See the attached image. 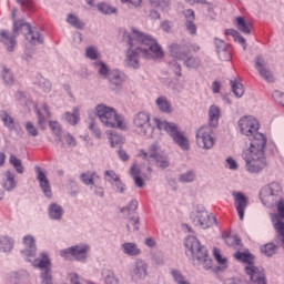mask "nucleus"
Masks as SVG:
<instances>
[{"mask_svg": "<svg viewBox=\"0 0 284 284\" xmlns=\"http://www.w3.org/2000/svg\"><path fill=\"white\" fill-rule=\"evenodd\" d=\"M122 37L123 41H126L130 47L125 59V63L129 68H139L140 54L144 57V59H163V57H165L163 49L152 36L133 29L132 33L123 32Z\"/></svg>", "mask_w": 284, "mask_h": 284, "instance_id": "f257e3e1", "label": "nucleus"}, {"mask_svg": "<svg viewBox=\"0 0 284 284\" xmlns=\"http://www.w3.org/2000/svg\"><path fill=\"white\" fill-rule=\"evenodd\" d=\"M266 145L267 136L265 134H257L254 140H251L248 149L244 152L245 168L250 174H260L267 168Z\"/></svg>", "mask_w": 284, "mask_h": 284, "instance_id": "f03ea898", "label": "nucleus"}, {"mask_svg": "<svg viewBox=\"0 0 284 284\" xmlns=\"http://www.w3.org/2000/svg\"><path fill=\"white\" fill-rule=\"evenodd\" d=\"M19 32H23L27 41H29L31 45H39L43 43V38H41V33H39V31L32 30V27H30L26 21L18 20L13 22V36H10L7 31L0 32L3 43L8 45L9 52L14 50V45H17V40L14 39L19 36Z\"/></svg>", "mask_w": 284, "mask_h": 284, "instance_id": "7ed1b4c3", "label": "nucleus"}, {"mask_svg": "<svg viewBox=\"0 0 284 284\" xmlns=\"http://www.w3.org/2000/svg\"><path fill=\"white\" fill-rule=\"evenodd\" d=\"M186 252H190L194 265L203 267V270H212V258L207 254V248L201 245V242L195 236H189L185 240Z\"/></svg>", "mask_w": 284, "mask_h": 284, "instance_id": "20e7f679", "label": "nucleus"}, {"mask_svg": "<svg viewBox=\"0 0 284 284\" xmlns=\"http://www.w3.org/2000/svg\"><path fill=\"white\" fill-rule=\"evenodd\" d=\"M236 261L245 263V273L248 275L251 284H267V278L265 277V271L262 267L254 265V256L247 252H236Z\"/></svg>", "mask_w": 284, "mask_h": 284, "instance_id": "39448f33", "label": "nucleus"}, {"mask_svg": "<svg viewBox=\"0 0 284 284\" xmlns=\"http://www.w3.org/2000/svg\"><path fill=\"white\" fill-rule=\"evenodd\" d=\"M95 112L103 125L106 128H119V130H125V120L121 115L116 114V111L110 106L99 104L95 108Z\"/></svg>", "mask_w": 284, "mask_h": 284, "instance_id": "423d86ee", "label": "nucleus"}, {"mask_svg": "<svg viewBox=\"0 0 284 284\" xmlns=\"http://www.w3.org/2000/svg\"><path fill=\"white\" fill-rule=\"evenodd\" d=\"M158 130H165L170 136H172L174 143L179 145L182 150H190V142L183 133L179 132V126L175 123H170L168 121H162L159 118L153 119Z\"/></svg>", "mask_w": 284, "mask_h": 284, "instance_id": "0eeeda50", "label": "nucleus"}, {"mask_svg": "<svg viewBox=\"0 0 284 284\" xmlns=\"http://www.w3.org/2000/svg\"><path fill=\"white\" fill-rule=\"evenodd\" d=\"M237 125L240 128L241 134H243V136H247L250 141H254L258 134H263L258 132L261 128L258 120L252 115L242 116L239 120Z\"/></svg>", "mask_w": 284, "mask_h": 284, "instance_id": "6e6552de", "label": "nucleus"}, {"mask_svg": "<svg viewBox=\"0 0 284 284\" xmlns=\"http://www.w3.org/2000/svg\"><path fill=\"white\" fill-rule=\"evenodd\" d=\"M187 52H190L187 47H181L179 44L170 45V54L173 57V59H176L178 61H184L186 68H199V65H201V60L194 57L187 58Z\"/></svg>", "mask_w": 284, "mask_h": 284, "instance_id": "1a4fd4ad", "label": "nucleus"}, {"mask_svg": "<svg viewBox=\"0 0 284 284\" xmlns=\"http://www.w3.org/2000/svg\"><path fill=\"white\" fill-rule=\"evenodd\" d=\"M139 156L144 159V161H149L150 163H155L158 168H170V161H168V156L159 154V144H152L149 149V152L141 150Z\"/></svg>", "mask_w": 284, "mask_h": 284, "instance_id": "9d476101", "label": "nucleus"}, {"mask_svg": "<svg viewBox=\"0 0 284 284\" xmlns=\"http://www.w3.org/2000/svg\"><path fill=\"white\" fill-rule=\"evenodd\" d=\"M213 126L205 125L201 126L196 132V143L199 148L203 150H212L214 148V143H216V139L214 138Z\"/></svg>", "mask_w": 284, "mask_h": 284, "instance_id": "9b49d317", "label": "nucleus"}, {"mask_svg": "<svg viewBox=\"0 0 284 284\" xmlns=\"http://www.w3.org/2000/svg\"><path fill=\"white\" fill-rule=\"evenodd\" d=\"M90 246L88 244L75 245L60 252V255L67 261H85L88 258Z\"/></svg>", "mask_w": 284, "mask_h": 284, "instance_id": "f8f14e48", "label": "nucleus"}, {"mask_svg": "<svg viewBox=\"0 0 284 284\" xmlns=\"http://www.w3.org/2000/svg\"><path fill=\"white\" fill-rule=\"evenodd\" d=\"M193 221L195 225H199L202 230H207V227L216 225V216L207 211L197 212Z\"/></svg>", "mask_w": 284, "mask_h": 284, "instance_id": "ddd939ff", "label": "nucleus"}, {"mask_svg": "<svg viewBox=\"0 0 284 284\" xmlns=\"http://www.w3.org/2000/svg\"><path fill=\"white\" fill-rule=\"evenodd\" d=\"M133 123L135 125V132L141 136L148 134L150 130V114L145 112H140L134 116Z\"/></svg>", "mask_w": 284, "mask_h": 284, "instance_id": "4468645a", "label": "nucleus"}, {"mask_svg": "<svg viewBox=\"0 0 284 284\" xmlns=\"http://www.w3.org/2000/svg\"><path fill=\"white\" fill-rule=\"evenodd\" d=\"M232 196L234 197L235 209L239 214L240 221H243L245 217V210H247V205H250V201L247 196L242 192H233Z\"/></svg>", "mask_w": 284, "mask_h": 284, "instance_id": "2eb2a0df", "label": "nucleus"}, {"mask_svg": "<svg viewBox=\"0 0 284 284\" xmlns=\"http://www.w3.org/2000/svg\"><path fill=\"white\" fill-rule=\"evenodd\" d=\"M255 68L264 81H267V83H274V73L267 69V62H265L263 58H256Z\"/></svg>", "mask_w": 284, "mask_h": 284, "instance_id": "dca6fc26", "label": "nucleus"}, {"mask_svg": "<svg viewBox=\"0 0 284 284\" xmlns=\"http://www.w3.org/2000/svg\"><path fill=\"white\" fill-rule=\"evenodd\" d=\"M36 172L38 174V181L43 194L47 196V199H52V189L50 187V181H48V176L45 173H43L41 168H36Z\"/></svg>", "mask_w": 284, "mask_h": 284, "instance_id": "f3484780", "label": "nucleus"}, {"mask_svg": "<svg viewBox=\"0 0 284 284\" xmlns=\"http://www.w3.org/2000/svg\"><path fill=\"white\" fill-rule=\"evenodd\" d=\"M22 241H23V245L27 247V250H29V251H22V254L27 256L28 261H32L31 258L34 257V254L37 253V244L34 241V236L26 235Z\"/></svg>", "mask_w": 284, "mask_h": 284, "instance_id": "a211bd4d", "label": "nucleus"}, {"mask_svg": "<svg viewBox=\"0 0 284 284\" xmlns=\"http://www.w3.org/2000/svg\"><path fill=\"white\" fill-rule=\"evenodd\" d=\"M281 192H283L281 184H278L277 182H273L267 189L261 191L260 196L261 199H265L267 194H270V196H281Z\"/></svg>", "mask_w": 284, "mask_h": 284, "instance_id": "6ab92c4d", "label": "nucleus"}, {"mask_svg": "<svg viewBox=\"0 0 284 284\" xmlns=\"http://www.w3.org/2000/svg\"><path fill=\"white\" fill-rule=\"evenodd\" d=\"M184 17L186 19V30L190 32V34H196V24L194 23V10L187 9L186 11H184Z\"/></svg>", "mask_w": 284, "mask_h": 284, "instance_id": "aec40b11", "label": "nucleus"}, {"mask_svg": "<svg viewBox=\"0 0 284 284\" xmlns=\"http://www.w3.org/2000/svg\"><path fill=\"white\" fill-rule=\"evenodd\" d=\"M219 119H221V109L216 105H211L209 110V126L216 128L219 125Z\"/></svg>", "mask_w": 284, "mask_h": 284, "instance_id": "412c9836", "label": "nucleus"}, {"mask_svg": "<svg viewBox=\"0 0 284 284\" xmlns=\"http://www.w3.org/2000/svg\"><path fill=\"white\" fill-rule=\"evenodd\" d=\"M51 265L50 257L45 253H42L40 258L33 261V266L39 267V270H44V272L51 270Z\"/></svg>", "mask_w": 284, "mask_h": 284, "instance_id": "4be33fe9", "label": "nucleus"}, {"mask_svg": "<svg viewBox=\"0 0 284 284\" xmlns=\"http://www.w3.org/2000/svg\"><path fill=\"white\" fill-rule=\"evenodd\" d=\"M38 114V125L40 128H43L45 125L47 119H50V109L48 108V104H43L40 110H37Z\"/></svg>", "mask_w": 284, "mask_h": 284, "instance_id": "5701e85b", "label": "nucleus"}, {"mask_svg": "<svg viewBox=\"0 0 284 284\" xmlns=\"http://www.w3.org/2000/svg\"><path fill=\"white\" fill-rule=\"evenodd\" d=\"M134 276L138 280H143V278H145V276H148V264L144 261L139 260L136 262V266L134 270Z\"/></svg>", "mask_w": 284, "mask_h": 284, "instance_id": "b1692460", "label": "nucleus"}, {"mask_svg": "<svg viewBox=\"0 0 284 284\" xmlns=\"http://www.w3.org/2000/svg\"><path fill=\"white\" fill-rule=\"evenodd\" d=\"M130 174L133 178L136 187H143V185H145V182H143V179L141 178V169H139V165L133 164L130 169Z\"/></svg>", "mask_w": 284, "mask_h": 284, "instance_id": "393cba45", "label": "nucleus"}, {"mask_svg": "<svg viewBox=\"0 0 284 284\" xmlns=\"http://www.w3.org/2000/svg\"><path fill=\"white\" fill-rule=\"evenodd\" d=\"M235 27L240 32H243V34H250L252 24L247 21H245V18L237 17L235 18Z\"/></svg>", "mask_w": 284, "mask_h": 284, "instance_id": "a878e982", "label": "nucleus"}, {"mask_svg": "<svg viewBox=\"0 0 284 284\" xmlns=\"http://www.w3.org/2000/svg\"><path fill=\"white\" fill-rule=\"evenodd\" d=\"M14 247V240L10 236H0V252H12Z\"/></svg>", "mask_w": 284, "mask_h": 284, "instance_id": "bb28decb", "label": "nucleus"}, {"mask_svg": "<svg viewBox=\"0 0 284 284\" xmlns=\"http://www.w3.org/2000/svg\"><path fill=\"white\" fill-rule=\"evenodd\" d=\"M3 187L7 192H10L17 187V181H14V173L7 171L4 173Z\"/></svg>", "mask_w": 284, "mask_h": 284, "instance_id": "cd10ccee", "label": "nucleus"}, {"mask_svg": "<svg viewBox=\"0 0 284 284\" xmlns=\"http://www.w3.org/2000/svg\"><path fill=\"white\" fill-rule=\"evenodd\" d=\"M122 250L124 251V254H128L129 256H139V254H141V248L134 243L122 244Z\"/></svg>", "mask_w": 284, "mask_h": 284, "instance_id": "c85d7f7f", "label": "nucleus"}, {"mask_svg": "<svg viewBox=\"0 0 284 284\" xmlns=\"http://www.w3.org/2000/svg\"><path fill=\"white\" fill-rule=\"evenodd\" d=\"M231 87H232V92L233 94L237 98L241 99L245 94V87L236 80H231Z\"/></svg>", "mask_w": 284, "mask_h": 284, "instance_id": "c756f323", "label": "nucleus"}, {"mask_svg": "<svg viewBox=\"0 0 284 284\" xmlns=\"http://www.w3.org/2000/svg\"><path fill=\"white\" fill-rule=\"evenodd\" d=\"M156 105L161 112H166L171 113L172 112V106L170 105V102L168 101V98L165 97H160L156 99Z\"/></svg>", "mask_w": 284, "mask_h": 284, "instance_id": "7c9ffc66", "label": "nucleus"}, {"mask_svg": "<svg viewBox=\"0 0 284 284\" xmlns=\"http://www.w3.org/2000/svg\"><path fill=\"white\" fill-rule=\"evenodd\" d=\"M49 216H51L55 221H59V219L63 216V209L57 204H51L49 207Z\"/></svg>", "mask_w": 284, "mask_h": 284, "instance_id": "2f4dec72", "label": "nucleus"}, {"mask_svg": "<svg viewBox=\"0 0 284 284\" xmlns=\"http://www.w3.org/2000/svg\"><path fill=\"white\" fill-rule=\"evenodd\" d=\"M0 119L2 123H4L6 128H8L9 130H14V120L12 119V116H10V114H8V112L1 111Z\"/></svg>", "mask_w": 284, "mask_h": 284, "instance_id": "473e14b6", "label": "nucleus"}, {"mask_svg": "<svg viewBox=\"0 0 284 284\" xmlns=\"http://www.w3.org/2000/svg\"><path fill=\"white\" fill-rule=\"evenodd\" d=\"M278 250V246H276L274 243H267L263 246H261V252L265 256H274Z\"/></svg>", "mask_w": 284, "mask_h": 284, "instance_id": "72a5a7b5", "label": "nucleus"}, {"mask_svg": "<svg viewBox=\"0 0 284 284\" xmlns=\"http://www.w3.org/2000/svg\"><path fill=\"white\" fill-rule=\"evenodd\" d=\"M94 179H97V173L94 172H85L81 174V181L84 185H94Z\"/></svg>", "mask_w": 284, "mask_h": 284, "instance_id": "f704fd0d", "label": "nucleus"}, {"mask_svg": "<svg viewBox=\"0 0 284 284\" xmlns=\"http://www.w3.org/2000/svg\"><path fill=\"white\" fill-rule=\"evenodd\" d=\"M277 214L272 215L273 223H276L278 219H284V199H280L276 203Z\"/></svg>", "mask_w": 284, "mask_h": 284, "instance_id": "c9c22d12", "label": "nucleus"}, {"mask_svg": "<svg viewBox=\"0 0 284 284\" xmlns=\"http://www.w3.org/2000/svg\"><path fill=\"white\" fill-rule=\"evenodd\" d=\"M99 12H102V14H116V8L102 2L98 4Z\"/></svg>", "mask_w": 284, "mask_h": 284, "instance_id": "e433bc0d", "label": "nucleus"}, {"mask_svg": "<svg viewBox=\"0 0 284 284\" xmlns=\"http://www.w3.org/2000/svg\"><path fill=\"white\" fill-rule=\"evenodd\" d=\"M109 80L113 85H121L123 83V74L120 71H112L109 74Z\"/></svg>", "mask_w": 284, "mask_h": 284, "instance_id": "4c0bfd02", "label": "nucleus"}, {"mask_svg": "<svg viewBox=\"0 0 284 284\" xmlns=\"http://www.w3.org/2000/svg\"><path fill=\"white\" fill-rule=\"evenodd\" d=\"M64 116L65 121H68L70 125H77V123H79V109H74L73 113H64Z\"/></svg>", "mask_w": 284, "mask_h": 284, "instance_id": "58836bf2", "label": "nucleus"}, {"mask_svg": "<svg viewBox=\"0 0 284 284\" xmlns=\"http://www.w3.org/2000/svg\"><path fill=\"white\" fill-rule=\"evenodd\" d=\"M10 163L11 165H13L16 172H18V174H23V164L21 163V161L18 159L17 155H11L10 156Z\"/></svg>", "mask_w": 284, "mask_h": 284, "instance_id": "ea45409f", "label": "nucleus"}, {"mask_svg": "<svg viewBox=\"0 0 284 284\" xmlns=\"http://www.w3.org/2000/svg\"><path fill=\"white\" fill-rule=\"evenodd\" d=\"M95 65H99L98 72H99L100 77H103V79L110 78V74L112 72H110V69L108 68V65L105 63L97 62Z\"/></svg>", "mask_w": 284, "mask_h": 284, "instance_id": "a19ab883", "label": "nucleus"}, {"mask_svg": "<svg viewBox=\"0 0 284 284\" xmlns=\"http://www.w3.org/2000/svg\"><path fill=\"white\" fill-rule=\"evenodd\" d=\"M217 55L221 61H232V50H230V47L217 51Z\"/></svg>", "mask_w": 284, "mask_h": 284, "instance_id": "79ce46f5", "label": "nucleus"}, {"mask_svg": "<svg viewBox=\"0 0 284 284\" xmlns=\"http://www.w3.org/2000/svg\"><path fill=\"white\" fill-rule=\"evenodd\" d=\"M129 232H136L139 230V216L132 215L126 224Z\"/></svg>", "mask_w": 284, "mask_h": 284, "instance_id": "37998d69", "label": "nucleus"}, {"mask_svg": "<svg viewBox=\"0 0 284 284\" xmlns=\"http://www.w3.org/2000/svg\"><path fill=\"white\" fill-rule=\"evenodd\" d=\"M213 254L219 265H222V267L225 270V267H227V258L221 256V251L219 248H214Z\"/></svg>", "mask_w": 284, "mask_h": 284, "instance_id": "c03bdc74", "label": "nucleus"}, {"mask_svg": "<svg viewBox=\"0 0 284 284\" xmlns=\"http://www.w3.org/2000/svg\"><path fill=\"white\" fill-rule=\"evenodd\" d=\"M171 274L176 284H190V281H187L185 276H183V274H181L179 271L173 270L171 271Z\"/></svg>", "mask_w": 284, "mask_h": 284, "instance_id": "a18cd8bd", "label": "nucleus"}, {"mask_svg": "<svg viewBox=\"0 0 284 284\" xmlns=\"http://www.w3.org/2000/svg\"><path fill=\"white\" fill-rule=\"evenodd\" d=\"M40 278H41V284H54L52 282V270L43 271L40 274Z\"/></svg>", "mask_w": 284, "mask_h": 284, "instance_id": "49530a36", "label": "nucleus"}, {"mask_svg": "<svg viewBox=\"0 0 284 284\" xmlns=\"http://www.w3.org/2000/svg\"><path fill=\"white\" fill-rule=\"evenodd\" d=\"M194 179H196V175L192 171L181 174L179 178L181 183H192V181H194Z\"/></svg>", "mask_w": 284, "mask_h": 284, "instance_id": "de8ad7c7", "label": "nucleus"}, {"mask_svg": "<svg viewBox=\"0 0 284 284\" xmlns=\"http://www.w3.org/2000/svg\"><path fill=\"white\" fill-rule=\"evenodd\" d=\"M2 79L4 83H7V85H12V83H14V77L12 75V72L8 69H3Z\"/></svg>", "mask_w": 284, "mask_h": 284, "instance_id": "09e8293b", "label": "nucleus"}, {"mask_svg": "<svg viewBox=\"0 0 284 284\" xmlns=\"http://www.w3.org/2000/svg\"><path fill=\"white\" fill-rule=\"evenodd\" d=\"M85 55L88 59H91L92 61H97V59H99V51L94 47H89L85 50Z\"/></svg>", "mask_w": 284, "mask_h": 284, "instance_id": "8fccbe9b", "label": "nucleus"}, {"mask_svg": "<svg viewBox=\"0 0 284 284\" xmlns=\"http://www.w3.org/2000/svg\"><path fill=\"white\" fill-rule=\"evenodd\" d=\"M67 21L70 23V26H73V28H83V22L79 21V18L74 17L73 14H69Z\"/></svg>", "mask_w": 284, "mask_h": 284, "instance_id": "3c124183", "label": "nucleus"}, {"mask_svg": "<svg viewBox=\"0 0 284 284\" xmlns=\"http://www.w3.org/2000/svg\"><path fill=\"white\" fill-rule=\"evenodd\" d=\"M49 128L55 134V136H61V123L58 121H50Z\"/></svg>", "mask_w": 284, "mask_h": 284, "instance_id": "603ef678", "label": "nucleus"}, {"mask_svg": "<svg viewBox=\"0 0 284 284\" xmlns=\"http://www.w3.org/2000/svg\"><path fill=\"white\" fill-rule=\"evenodd\" d=\"M109 140L111 143V148H114L115 145L123 143V138H121L119 134L113 133V132H111Z\"/></svg>", "mask_w": 284, "mask_h": 284, "instance_id": "864d4df0", "label": "nucleus"}, {"mask_svg": "<svg viewBox=\"0 0 284 284\" xmlns=\"http://www.w3.org/2000/svg\"><path fill=\"white\" fill-rule=\"evenodd\" d=\"M105 180L109 181V183L113 184L118 181L119 175H116V172L109 170L104 173Z\"/></svg>", "mask_w": 284, "mask_h": 284, "instance_id": "5fc2aeb1", "label": "nucleus"}, {"mask_svg": "<svg viewBox=\"0 0 284 284\" xmlns=\"http://www.w3.org/2000/svg\"><path fill=\"white\" fill-rule=\"evenodd\" d=\"M26 130L30 136H39V131L37 130V126L32 124V122H27L26 123Z\"/></svg>", "mask_w": 284, "mask_h": 284, "instance_id": "6e6d98bb", "label": "nucleus"}, {"mask_svg": "<svg viewBox=\"0 0 284 284\" xmlns=\"http://www.w3.org/2000/svg\"><path fill=\"white\" fill-rule=\"evenodd\" d=\"M150 3L154 8H168L170 6V0H150Z\"/></svg>", "mask_w": 284, "mask_h": 284, "instance_id": "4d7b16f0", "label": "nucleus"}, {"mask_svg": "<svg viewBox=\"0 0 284 284\" xmlns=\"http://www.w3.org/2000/svg\"><path fill=\"white\" fill-rule=\"evenodd\" d=\"M17 3H20L27 10H34V2L32 0H17Z\"/></svg>", "mask_w": 284, "mask_h": 284, "instance_id": "13d9d810", "label": "nucleus"}, {"mask_svg": "<svg viewBox=\"0 0 284 284\" xmlns=\"http://www.w3.org/2000/svg\"><path fill=\"white\" fill-rule=\"evenodd\" d=\"M273 99L274 101H276L278 103V105H283L284 106V94L281 91H275L273 93Z\"/></svg>", "mask_w": 284, "mask_h": 284, "instance_id": "bf43d9fd", "label": "nucleus"}, {"mask_svg": "<svg viewBox=\"0 0 284 284\" xmlns=\"http://www.w3.org/2000/svg\"><path fill=\"white\" fill-rule=\"evenodd\" d=\"M136 207H139V202L136 200H133L130 202L129 206L122 209L121 212H136Z\"/></svg>", "mask_w": 284, "mask_h": 284, "instance_id": "052dcab7", "label": "nucleus"}, {"mask_svg": "<svg viewBox=\"0 0 284 284\" xmlns=\"http://www.w3.org/2000/svg\"><path fill=\"white\" fill-rule=\"evenodd\" d=\"M215 47H216V52H220V50H225L227 49V43H225V41L216 38L215 39Z\"/></svg>", "mask_w": 284, "mask_h": 284, "instance_id": "680f3d73", "label": "nucleus"}, {"mask_svg": "<svg viewBox=\"0 0 284 284\" xmlns=\"http://www.w3.org/2000/svg\"><path fill=\"white\" fill-rule=\"evenodd\" d=\"M64 139L70 148H77V140L74 139V136H72V134L68 133Z\"/></svg>", "mask_w": 284, "mask_h": 284, "instance_id": "e2e57ef3", "label": "nucleus"}, {"mask_svg": "<svg viewBox=\"0 0 284 284\" xmlns=\"http://www.w3.org/2000/svg\"><path fill=\"white\" fill-rule=\"evenodd\" d=\"M112 186L116 189V192L123 193L125 190V185L121 182V179H118L116 182L112 183Z\"/></svg>", "mask_w": 284, "mask_h": 284, "instance_id": "0e129e2a", "label": "nucleus"}, {"mask_svg": "<svg viewBox=\"0 0 284 284\" xmlns=\"http://www.w3.org/2000/svg\"><path fill=\"white\" fill-rule=\"evenodd\" d=\"M89 130H91V132H93V134H95V136L98 139H101V130H99V128H97V124L94 122L90 123Z\"/></svg>", "mask_w": 284, "mask_h": 284, "instance_id": "69168bd1", "label": "nucleus"}, {"mask_svg": "<svg viewBox=\"0 0 284 284\" xmlns=\"http://www.w3.org/2000/svg\"><path fill=\"white\" fill-rule=\"evenodd\" d=\"M226 163L230 170H236L239 168V164H236V162L232 158L226 159Z\"/></svg>", "mask_w": 284, "mask_h": 284, "instance_id": "338daca9", "label": "nucleus"}, {"mask_svg": "<svg viewBox=\"0 0 284 284\" xmlns=\"http://www.w3.org/2000/svg\"><path fill=\"white\" fill-rule=\"evenodd\" d=\"M118 155L121 159V161H129L130 160V155H128V153L123 150H120L118 152Z\"/></svg>", "mask_w": 284, "mask_h": 284, "instance_id": "774afa93", "label": "nucleus"}]
</instances>
